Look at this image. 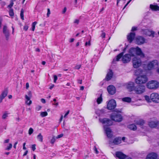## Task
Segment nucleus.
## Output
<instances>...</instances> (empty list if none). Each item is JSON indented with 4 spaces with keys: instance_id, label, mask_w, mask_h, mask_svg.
<instances>
[{
    "instance_id": "obj_20",
    "label": "nucleus",
    "mask_w": 159,
    "mask_h": 159,
    "mask_svg": "<svg viewBox=\"0 0 159 159\" xmlns=\"http://www.w3.org/2000/svg\"><path fill=\"white\" fill-rule=\"evenodd\" d=\"M129 54L131 57H134L136 54V48H130L129 51Z\"/></svg>"
},
{
    "instance_id": "obj_51",
    "label": "nucleus",
    "mask_w": 159,
    "mask_h": 159,
    "mask_svg": "<svg viewBox=\"0 0 159 159\" xmlns=\"http://www.w3.org/2000/svg\"><path fill=\"white\" fill-rule=\"evenodd\" d=\"M28 28V26L27 25H25L24 27V29L25 31H26Z\"/></svg>"
},
{
    "instance_id": "obj_15",
    "label": "nucleus",
    "mask_w": 159,
    "mask_h": 159,
    "mask_svg": "<svg viewBox=\"0 0 159 159\" xmlns=\"http://www.w3.org/2000/svg\"><path fill=\"white\" fill-rule=\"evenodd\" d=\"M107 90L109 93L111 94H114L116 93L115 88L112 85L109 86L107 87Z\"/></svg>"
},
{
    "instance_id": "obj_6",
    "label": "nucleus",
    "mask_w": 159,
    "mask_h": 159,
    "mask_svg": "<svg viewBox=\"0 0 159 159\" xmlns=\"http://www.w3.org/2000/svg\"><path fill=\"white\" fill-rule=\"evenodd\" d=\"M133 67L135 68H137L140 66L142 64V61L140 58L135 57L132 60Z\"/></svg>"
},
{
    "instance_id": "obj_5",
    "label": "nucleus",
    "mask_w": 159,
    "mask_h": 159,
    "mask_svg": "<svg viewBox=\"0 0 159 159\" xmlns=\"http://www.w3.org/2000/svg\"><path fill=\"white\" fill-rule=\"evenodd\" d=\"M147 86L149 89H157L159 86V83L156 81L152 80L148 83Z\"/></svg>"
},
{
    "instance_id": "obj_24",
    "label": "nucleus",
    "mask_w": 159,
    "mask_h": 159,
    "mask_svg": "<svg viewBox=\"0 0 159 159\" xmlns=\"http://www.w3.org/2000/svg\"><path fill=\"white\" fill-rule=\"evenodd\" d=\"M25 98L26 99L25 103L28 105H30L32 103V101L30 100V98L27 95H25Z\"/></svg>"
},
{
    "instance_id": "obj_44",
    "label": "nucleus",
    "mask_w": 159,
    "mask_h": 159,
    "mask_svg": "<svg viewBox=\"0 0 159 159\" xmlns=\"http://www.w3.org/2000/svg\"><path fill=\"white\" fill-rule=\"evenodd\" d=\"M81 67V65H77L75 67V69L79 70L80 68Z\"/></svg>"
},
{
    "instance_id": "obj_28",
    "label": "nucleus",
    "mask_w": 159,
    "mask_h": 159,
    "mask_svg": "<svg viewBox=\"0 0 159 159\" xmlns=\"http://www.w3.org/2000/svg\"><path fill=\"white\" fill-rule=\"evenodd\" d=\"M37 138L38 140L41 142H42L43 141V136L42 135L41 133H39L37 136Z\"/></svg>"
},
{
    "instance_id": "obj_21",
    "label": "nucleus",
    "mask_w": 159,
    "mask_h": 159,
    "mask_svg": "<svg viewBox=\"0 0 159 159\" xmlns=\"http://www.w3.org/2000/svg\"><path fill=\"white\" fill-rule=\"evenodd\" d=\"M150 8L152 10H159V6L155 3L153 4H150Z\"/></svg>"
},
{
    "instance_id": "obj_59",
    "label": "nucleus",
    "mask_w": 159,
    "mask_h": 159,
    "mask_svg": "<svg viewBox=\"0 0 159 159\" xmlns=\"http://www.w3.org/2000/svg\"><path fill=\"white\" fill-rule=\"evenodd\" d=\"M137 29L135 27H133L132 28L131 30L132 31H134L135 30H136Z\"/></svg>"
},
{
    "instance_id": "obj_39",
    "label": "nucleus",
    "mask_w": 159,
    "mask_h": 159,
    "mask_svg": "<svg viewBox=\"0 0 159 159\" xmlns=\"http://www.w3.org/2000/svg\"><path fill=\"white\" fill-rule=\"evenodd\" d=\"M91 37H90V40L89 41L86 42L85 44V46H90L91 45V43H90V41L91 40Z\"/></svg>"
},
{
    "instance_id": "obj_3",
    "label": "nucleus",
    "mask_w": 159,
    "mask_h": 159,
    "mask_svg": "<svg viewBox=\"0 0 159 159\" xmlns=\"http://www.w3.org/2000/svg\"><path fill=\"white\" fill-rule=\"evenodd\" d=\"M112 120L116 122H120L122 120L121 115L118 112H113L111 115Z\"/></svg>"
},
{
    "instance_id": "obj_29",
    "label": "nucleus",
    "mask_w": 159,
    "mask_h": 159,
    "mask_svg": "<svg viewBox=\"0 0 159 159\" xmlns=\"http://www.w3.org/2000/svg\"><path fill=\"white\" fill-rule=\"evenodd\" d=\"M102 101V94H101L99 97L98 98L97 100V102L98 104H100Z\"/></svg>"
},
{
    "instance_id": "obj_56",
    "label": "nucleus",
    "mask_w": 159,
    "mask_h": 159,
    "mask_svg": "<svg viewBox=\"0 0 159 159\" xmlns=\"http://www.w3.org/2000/svg\"><path fill=\"white\" fill-rule=\"evenodd\" d=\"M69 112H70V111L69 110L65 114V115L64 116V117H65L68 115V114L69 113Z\"/></svg>"
},
{
    "instance_id": "obj_27",
    "label": "nucleus",
    "mask_w": 159,
    "mask_h": 159,
    "mask_svg": "<svg viewBox=\"0 0 159 159\" xmlns=\"http://www.w3.org/2000/svg\"><path fill=\"white\" fill-rule=\"evenodd\" d=\"M122 101L124 102H131V98L129 97H126L122 99Z\"/></svg>"
},
{
    "instance_id": "obj_64",
    "label": "nucleus",
    "mask_w": 159,
    "mask_h": 159,
    "mask_svg": "<svg viewBox=\"0 0 159 159\" xmlns=\"http://www.w3.org/2000/svg\"><path fill=\"white\" fill-rule=\"evenodd\" d=\"M84 87L83 86H82L80 88V90H83L84 89Z\"/></svg>"
},
{
    "instance_id": "obj_38",
    "label": "nucleus",
    "mask_w": 159,
    "mask_h": 159,
    "mask_svg": "<svg viewBox=\"0 0 159 159\" xmlns=\"http://www.w3.org/2000/svg\"><path fill=\"white\" fill-rule=\"evenodd\" d=\"M56 137L55 136H53L52 139L51 140V143L52 144H53L56 141Z\"/></svg>"
},
{
    "instance_id": "obj_62",
    "label": "nucleus",
    "mask_w": 159,
    "mask_h": 159,
    "mask_svg": "<svg viewBox=\"0 0 159 159\" xmlns=\"http://www.w3.org/2000/svg\"><path fill=\"white\" fill-rule=\"evenodd\" d=\"M54 86V84H52L49 87L50 89H52Z\"/></svg>"
},
{
    "instance_id": "obj_2",
    "label": "nucleus",
    "mask_w": 159,
    "mask_h": 159,
    "mask_svg": "<svg viewBox=\"0 0 159 159\" xmlns=\"http://www.w3.org/2000/svg\"><path fill=\"white\" fill-rule=\"evenodd\" d=\"M126 48H125L122 52L117 56L115 59L113 60L114 62L115 60L118 61L121 58V61L124 63H128L130 62L131 60V57L129 54L127 53L123 55L125 51L126 50Z\"/></svg>"
},
{
    "instance_id": "obj_25",
    "label": "nucleus",
    "mask_w": 159,
    "mask_h": 159,
    "mask_svg": "<svg viewBox=\"0 0 159 159\" xmlns=\"http://www.w3.org/2000/svg\"><path fill=\"white\" fill-rule=\"evenodd\" d=\"M128 128L131 130L135 131L137 129V127L135 125L132 124L129 125L128 126Z\"/></svg>"
},
{
    "instance_id": "obj_18",
    "label": "nucleus",
    "mask_w": 159,
    "mask_h": 159,
    "mask_svg": "<svg viewBox=\"0 0 159 159\" xmlns=\"http://www.w3.org/2000/svg\"><path fill=\"white\" fill-rule=\"evenodd\" d=\"M135 37V34L134 33L131 32L127 35V39L128 41L131 43L134 39Z\"/></svg>"
},
{
    "instance_id": "obj_52",
    "label": "nucleus",
    "mask_w": 159,
    "mask_h": 159,
    "mask_svg": "<svg viewBox=\"0 0 159 159\" xmlns=\"http://www.w3.org/2000/svg\"><path fill=\"white\" fill-rule=\"evenodd\" d=\"M9 140H10L9 139L5 140L4 142V143H8L9 142Z\"/></svg>"
},
{
    "instance_id": "obj_32",
    "label": "nucleus",
    "mask_w": 159,
    "mask_h": 159,
    "mask_svg": "<svg viewBox=\"0 0 159 159\" xmlns=\"http://www.w3.org/2000/svg\"><path fill=\"white\" fill-rule=\"evenodd\" d=\"M142 71H143L141 69H138L135 71V74L136 75H139L142 73Z\"/></svg>"
},
{
    "instance_id": "obj_22",
    "label": "nucleus",
    "mask_w": 159,
    "mask_h": 159,
    "mask_svg": "<svg viewBox=\"0 0 159 159\" xmlns=\"http://www.w3.org/2000/svg\"><path fill=\"white\" fill-rule=\"evenodd\" d=\"M113 76V73L111 70H110L107 74L106 79L107 81L111 80Z\"/></svg>"
},
{
    "instance_id": "obj_34",
    "label": "nucleus",
    "mask_w": 159,
    "mask_h": 159,
    "mask_svg": "<svg viewBox=\"0 0 159 159\" xmlns=\"http://www.w3.org/2000/svg\"><path fill=\"white\" fill-rule=\"evenodd\" d=\"M48 113L46 111L41 112L40 113V116L42 117H44L48 115Z\"/></svg>"
},
{
    "instance_id": "obj_1",
    "label": "nucleus",
    "mask_w": 159,
    "mask_h": 159,
    "mask_svg": "<svg viewBox=\"0 0 159 159\" xmlns=\"http://www.w3.org/2000/svg\"><path fill=\"white\" fill-rule=\"evenodd\" d=\"M99 121L102 124H104V128L107 136L109 138H111L112 136L111 129L109 127L106 126H109L112 124V121L107 118L99 119Z\"/></svg>"
},
{
    "instance_id": "obj_14",
    "label": "nucleus",
    "mask_w": 159,
    "mask_h": 159,
    "mask_svg": "<svg viewBox=\"0 0 159 159\" xmlns=\"http://www.w3.org/2000/svg\"><path fill=\"white\" fill-rule=\"evenodd\" d=\"M145 41V39L141 36H138L136 38V42L138 45H141L143 44Z\"/></svg>"
},
{
    "instance_id": "obj_61",
    "label": "nucleus",
    "mask_w": 159,
    "mask_h": 159,
    "mask_svg": "<svg viewBox=\"0 0 159 159\" xmlns=\"http://www.w3.org/2000/svg\"><path fill=\"white\" fill-rule=\"evenodd\" d=\"M18 143V142H16L15 143L14 145V148H16V145H17V144Z\"/></svg>"
},
{
    "instance_id": "obj_58",
    "label": "nucleus",
    "mask_w": 159,
    "mask_h": 159,
    "mask_svg": "<svg viewBox=\"0 0 159 159\" xmlns=\"http://www.w3.org/2000/svg\"><path fill=\"white\" fill-rule=\"evenodd\" d=\"M78 83L80 84H82V80H78Z\"/></svg>"
},
{
    "instance_id": "obj_48",
    "label": "nucleus",
    "mask_w": 159,
    "mask_h": 159,
    "mask_svg": "<svg viewBox=\"0 0 159 159\" xmlns=\"http://www.w3.org/2000/svg\"><path fill=\"white\" fill-rule=\"evenodd\" d=\"M106 34L105 33L102 32V34L101 35V36L102 38H105V37Z\"/></svg>"
},
{
    "instance_id": "obj_16",
    "label": "nucleus",
    "mask_w": 159,
    "mask_h": 159,
    "mask_svg": "<svg viewBox=\"0 0 159 159\" xmlns=\"http://www.w3.org/2000/svg\"><path fill=\"white\" fill-rule=\"evenodd\" d=\"M136 54L142 57H144L145 56L144 54L142 52L141 48L137 47L135 48Z\"/></svg>"
},
{
    "instance_id": "obj_17",
    "label": "nucleus",
    "mask_w": 159,
    "mask_h": 159,
    "mask_svg": "<svg viewBox=\"0 0 159 159\" xmlns=\"http://www.w3.org/2000/svg\"><path fill=\"white\" fill-rule=\"evenodd\" d=\"M116 157L120 159H124L127 156L120 152H116Z\"/></svg>"
},
{
    "instance_id": "obj_49",
    "label": "nucleus",
    "mask_w": 159,
    "mask_h": 159,
    "mask_svg": "<svg viewBox=\"0 0 159 159\" xmlns=\"http://www.w3.org/2000/svg\"><path fill=\"white\" fill-rule=\"evenodd\" d=\"M32 149L33 151H34L36 149L35 145V144L33 145L32 146Z\"/></svg>"
},
{
    "instance_id": "obj_50",
    "label": "nucleus",
    "mask_w": 159,
    "mask_h": 159,
    "mask_svg": "<svg viewBox=\"0 0 159 159\" xmlns=\"http://www.w3.org/2000/svg\"><path fill=\"white\" fill-rule=\"evenodd\" d=\"M41 106H38L36 107V110L37 111H39L41 109Z\"/></svg>"
},
{
    "instance_id": "obj_4",
    "label": "nucleus",
    "mask_w": 159,
    "mask_h": 159,
    "mask_svg": "<svg viewBox=\"0 0 159 159\" xmlns=\"http://www.w3.org/2000/svg\"><path fill=\"white\" fill-rule=\"evenodd\" d=\"M148 81V79L146 75H141L138 76L135 80V82L138 84H143Z\"/></svg>"
},
{
    "instance_id": "obj_37",
    "label": "nucleus",
    "mask_w": 159,
    "mask_h": 159,
    "mask_svg": "<svg viewBox=\"0 0 159 159\" xmlns=\"http://www.w3.org/2000/svg\"><path fill=\"white\" fill-rule=\"evenodd\" d=\"M145 98V100L147 101L148 102H150L151 101V99H150L149 98V96H145L144 97Z\"/></svg>"
},
{
    "instance_id": "obj_36",
    "label": "nucleus",
    "mask_w": 159,
    "mask_h": 159,
    "mask_svg": "<svg viewBox=\"0 0 159 159\" xmlns=\"http://www.w3.org/2000/svg\"><path fill=\"white\" fill-rule=\"evenodd\" d=\"M37 22L36 21H34L33 23L32 24V30L34 31V30L35 28V26L37 24Z\"/></svg>"
},
{
    "instance_id": "obj_45",
    "label": "nucleus",
    "mask_w": 159,
    "mask_h": 159,
    "mask_svg": "<svg viewBox=\"0 0 159 159\" xmlns=\"http://www.w3.org/2000/svg\"><path fill=\"white\" fill-rule=\"evenodd\" d=\"M54 82L55 83H56V81L57 80V76L56 75H54Z\"/></svg>"
},
{
    "instance_id": "obj_43",
    "label": "nucleus",
    "mask_w": 159,
    "mask_h": 159,
    "mask_svg": "<svg viewBox=\"0 0 159 159\" xmlns=\"http://www.w3.org/2000/svg\"><path fill=\"white\" fill-rule=\"evenodd\" d=\"M9 14L11 16L13 17L14 15V13L13 11H9Z\"/></svg>"
},
{
    "instance_id": "obj_57",
    "label": "nucleus",
    "mask_w": 159,
    "mask_h": 159,
    "mask_svg": "<svg viewBox=\"0 0 159 159\" xmlns=\"http://www.w3.org/2000/svg\"><path fill=\"white\" fill-rule=\"evenodd\" d=\"M29 87V84L28 83H27L26 84V88L28 89Z\"/></svg>"
},
{
    "instance_id": "obj_46",
    "label": "nucleus",
    "mask_w": 159,
    "mask_h": 159,
    "mask_svg": "<svg viewBox=\"0 0 159 159\" xmlns=\"http://www.w3.org/2000/svg\"><path fill=\"white\" fill-rule=\"evenodd\" d=\"M94 150L95 152L96 153V154H98V151L97 150V148H96V147L95 146L94 147Z\"/></svg>"
},
{
    "instance_id": "obj_53",
    "label": "nucleus",
    "mask_w": 159,
    "mask_h": 159,
    "mask_svg": "<svg viewBox=\"0 0 159 159\" xmlns=\"http://www.w3.org/2000/svg\"><path fill=\"white\" fill-rule=\"evenodd\" d=\"M41 102L43 103H45L46 102L45 100V99L42 98L41 99Z\"/></svg>"
},
{
    "instance_id": "obj_41",
    "label": "nucleus",
    "mask_w": 159,
    "mask_h": 159,
    "mask_svg": "<svg viewBox=\"0 0 159 159\" xmlns=\"http://www.w3.org/2000/svg\"><path fill=\"white\" fill-rule=\"evenodd\" d=\"M33 129L32 128H30L29 130V134L30 135H31L33 133Z\"/></svg>"
},
{
    "instance_id": "obj_33",
    "label": "nucleus",
    "mask_w": 159,
    "mask_h": 159,
    "mask_svg": "<svg viewBox=\"0 0 159 159\" xmlns=\"http://www.w3.org/2000/svg\"><path fill=\"white\" fill-rule=\"evenodd\" d=\"M9 113L7 111H5L2 116V118L3 119H6L8 116Z\"/></svg>"
},
{
    "instance_id": "obj_23",
    "label": "nucleus",
    "mask_w": 159,
    "mask_h": 159,
    "mask_svg": "<svg viewBox=\"0 0 159 159\" xmlns=\"http://www.w3.org/2000/svg\"><path fill=\"white\" fill-rule=\"evenodd\" d=\"M121 142V139L120 137H117L114 140L113 143L115 144H118L120 143Z\"/></svg>"
},
{
    "instance_id": "obj_26",
    "label": "nucleus",
    "mask_w": 159,
    "mask_h": 159,
    "mask_svg": "<svg viewBox=\"0 0 159 159\" xmlns=\"http://www.w3.org/2000/svg\"><path fill=\"white\" fill-rule=\"evenodd\" d=\"M8 91L7 89L4 90L0 95V97L4 98L7 95Z\"/></svg>"
},
{
    "instance_id": "obj_31",
    "label": "nucleus",
    "mask_w": 159,
    "mask_h": 159,
    "mask_svg": "<svg viewBox=\"0 0 159 159\" xmlns=\"http://www.w3.org/2000/svg\"><path fill=\"white\" fill-rule=\"evenodd\" d=\"M144 121L143 120H140L136 122L137 125H143L144 124Z\"/></svg>"
},
{
    "instance_id": "obj_42",
    "label": "nucleus",
    "mask_w": 159,
    "mask_h": 159,
    "mask_svg": "<svg viewBox=\"0 0 159 159\" xmlns=\"http://www.w3.org/2000/svg\"><path fill=\"white\" fill-rule=\"evenodd\" d=\"M80 20L79 19H75L74 21V23L76 25H78L79 23Z\"/></svg>"
},
{
    "instance_id": "obj_30",
    "label": "nucleus",
    "mask_w": 159,
    "mask_h": 159,
    "mask_svg": "<svg viewBox=\"0 0 159 159\" xmlns=\"http://www.w3.org/2000/svg\"><path fill=\"white\" fill-rule=\"evenodd\" d=\"M104 111L103 109L98 110L96 111V113L99 116H101L102 114H104Z\"/></svg>"
},
{
    "instance_id": "obj_54",
    "label": "nucleus",
    "mask_w": 159,
    "mask_h": 159,
    "mask_svg": "<svg viewBox=\"0 0 159 159\" xmlns=\"http://www.w3.org/2000/svg\"><path fill=\"white\" fill-rule=\"evenodd\" d=\"M51 14L50 11H48L47 13V16L48 17L49 16L50 14Z\"/></svg>"
},
{
    "instance_id": "obj_8",
    "label": "nucleus",
    "mask_w": 159,
    "mask_h": 159,
    "mask_svg": "<svg viewBox=\"0 0 159 159\" xmlns=\"http://www.w3.org/2000/svg\"><path fill=\"white\" fill-rule=\"evenodd\" d=\"M158 65V61L157 60H153L150 62L147 65L148 69L151 70L155 67L157 66Z\"/></svg>"
},
{
    "instance_id": "obj_12",
    "label": "nucleus",
    "mask_w": 159,
    "mask_h": 159,
    "mask_svg": "<svg viewBox=\"0 0 159 159\" xmlns=\"http://www.w3.org/2000/svg\"><path fill=\"white\" fill-rule=\"evenodd\" d=\"M3 32L5 36L6 39L7 40H8L10 35V33L7 26L4 25L3 28Z\"/></svg>"
},
{
    "instance_id": "obj_11",
    "label": "nucleus",
    "mask_w": 159,
    "mask_h": 159,
    "mask_svg": "<svg viewBox=\"0 0 159 159\" xmlns=\"http://www.w3.org/2000/svg\"><path fill=\"white\" fill-rule=\"evenodd\" d=\"M125 86L129 92L133 91L135 87L134 83L131 82L126 83Z\"/></svg>"
},
{
    "instance_id": "obj_10",
    "label": "nucleus",
    "mask_w": 159,
    "mask_h": 159,
    "mask_svg": "<svg viewBox=\"0 0 159 159\" xmlns=\"http://www.w3.org/2000/svg\"><path fill=\"white\" fill-rule=\"evenodd\" d=\"M151 100L155 102H159V95L156 93H152L150 96Z\"/></svg>"
},
{
    "instance_id": "obj_7",
    "label": "nucleus",
    "mask_w": 159,
    "mask_h": 159,
    "mask_svg": "<svg viewBox=\"0 0 159 159\" xmlns=\"http://www.w3.org/2000/svg\"><path fill=\"white\" fill-rule=\"evenodd\" d=\"M145 90V87L143 85H139L135 86L133 91L137 94H141Z\"/></svg>"
},
{
    "instance_id": "obj_55",
    "label": "nucleus",
    "mask_w": 159,
    "mask_h": 159,
    "mask_svg": "<svg viewBox=\"0 0 159 159\" xmlns=\"http://www.w3.org/2000/svg\"><path fill=\"white\" fill-rule=\"evenodd\" d=\"M132 0H129V1L125 5V7L123 8V9H124L126 7V6L129 4V3Z\"/></svg>"
},
{
    "instance_id": "obj_13",
    "label": "nucleus",
    "mask_w": 159,
    "mask_h": 159,
    "mask_svg": "<svg viewBox=\"0 0 159 159\" xmlns=\"http://www.w3.org/2000/svg\"><path fill=\"white\" fill-rule=\"evenodd\" d=\"M143 33L148 36L153 38L154 37L155 32L152 30L146 29L143 30Z\"/></svg>"
},
{
    "instance_id": "obj_35",
    "label": "nucleus",
    "mask_w": 159,
    "mask_h": 159,
    "mask_svg": "<svg viewBox=\"0 0 159 159\" xmlns=\"http://www.w3.org/2000/svg\"><path fill=\"white\" fill-rule=\"evenodd\" d=\"M12 145L11 143H9V146L5 149V150L9 151L12 148Z\"/></svg>"
},
{
    "instance_id": "obj_60",
    "label": "nucleus",
    "mask_w": 159,
    "mask_h": 159,
    "mask_svg": "<svg viewBox=\"0 0 159 159\" xmlns=\"http://www.w3.org/2000/svg\"><path fill=\"white\" fill-rule=\"evenodd\" d=\"M28 152V151L27 150L24 153V154H23V156H26Z\"/></svg>"
},
{
    "instance_id": "obj_19",
    "label": "nucleus",
    "mask_w": 159,
    "mask_h": 159,
    "mask_svg": "<svg viewBox=\"0 0 159 159\" xmlns=\"http://www.w3.org/2000/svg\"><path fill=\"white\" fill-rule=\"evenodd\" d=\"M158 123V122L157 121H151L149 122L148 125L151 128H155L157 126Z\"/></svg>"
},
{
    "instance_id": "obj_63",
    "label": "nucleus",
    "mask_w": 159,
    "mask_h": 159,
    "mask_svg": "<svg viewBox=\"0 0 159 159\" xmlns=\"http://www.w3.org/2000/svg\"><path fill=\"white\" fill-rule=\"evenodd\" d=\"M74 39H73V38L71 39L70 40V42H73L74 41Z\"/></svg>"
},
{
    "instance_id": "obj_40",
    "label": "nucleus",
    "mask_w": 159,
    "mask_h": 159,
    "mask_svg": "<svg viewBox=\"0 0 159 159\" xmlns=\"http://www.w3.org/2000/svg\"><path fill=\"white\" fill-rule=\"evenodd\" d=\"M20 16L21 19L22 20H24V11H21L20 13Z\"/></svg>"
},
{
    "instance_id": "obj_47",
    "label": "nucleus",
    "mask_w": 159,
    "mask_h": 159,
    "mask_svg": "<svg viewBox=\"0 0 159 159\" xmlns=\"http://www.w3.org/2000/svg\"><path fill=\"white\" fill-rule=\"evenodd\" d=\"M63 136V134H60L58 135H57L56 137V139H58L62 137Z\"/></svg>"
},
{
    "instance_id": "obj_9",
    "label": "nucleus",
    "mask_w": 159,
    "mask_h": 159,
    "mask_svg": "<svg viewBox=\"0 0 159 159\" xmlns=\"http://www.w3.org/2000/svg\"><path fill=\"white\" fill-rule=\"evenodd\" d=\"M116 106V102L113 99L111 100L107 103V108L109 110L114 109Z\"/></svg>"
}]
</instances>
